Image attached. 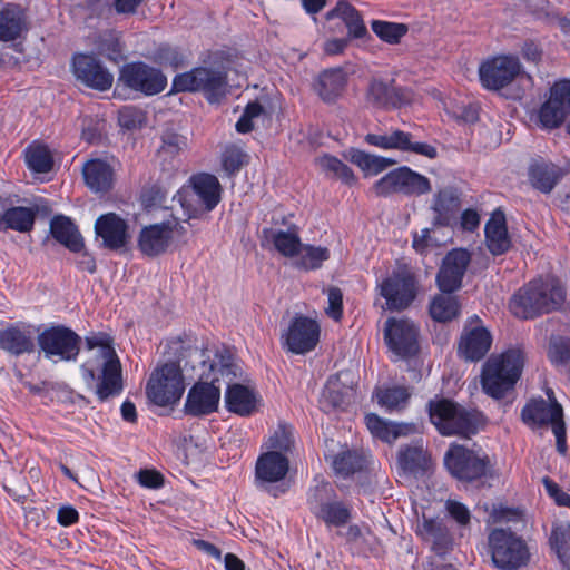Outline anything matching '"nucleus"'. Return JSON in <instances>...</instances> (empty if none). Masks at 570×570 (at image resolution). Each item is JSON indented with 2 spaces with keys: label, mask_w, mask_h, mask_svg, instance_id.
Masks as SVG:
<instances>
[{
  "label": "nucleus",
  "mask_w": 570,
  "mask_h": 570,
  "mask_svg": "<svg viewBox=\"0 0 570 570\" xmlns=\"http://www.w3.org/2000/svg\"><path fill=\"white\" fill-rule=\"evenodd\" d=\"M524 364L523 351L509 348L500 356L490 357L483 366L481 383L483 391L493 399H501L513 389Z\"/></svg>",
  "instance_id": "6"
},
{
  "label": "nucleus",
  "mask_w": 570,
  "mask_h": 570,
  "mask_svg": "<svg viewBox=\"0 0 570 570\" xmlns=\"http://www.w3.org/2000/svg\"><path fill=\"white\" fill-rule=\"evenodd\" d=\"M35 327L18 322L0 330V348L4 352L20 356L35 351Z\"/></svg>",
  "instance_id": "25"
},
{
  "label": "nucleus",
  "mask_w": 570,
  "mask_h": 570,
  "mask_svg": "<svg viewBox=\"0 0 570 570\" xmlns=\"http://www.w3.org/2000/svg\"><path fill=\"white\" fill-rule=\"evenodd\" d=\"M98 53L117 61L121 57V45L114 31H105L95 41Z\"/></svg>",
  "instance_id": "53"
},
{
  "label": "nucleus",
  "mask_w": 570,
  "mask_h": 570,
  "mask_svg": "<svg viewBox=\"0 0 570 570\" xmlns=\"http://www.w3.org/2000/svg\"><path fill=\"white\" fill-rule=\"evenodd\" d=\"M367 100L379 108H395L407 104L410 95L402 88L390 86L382 80H373L368 86Z\"/></svg>",
  "instance_id": "30"
},
{
  "label": "nucleus",
  "mask_w": 570,
  "mask_h": 570,
  "mask_svg": "<svg viewBox=\"0 0 570 570\" xmlns=\"http://www.w3.org/2000/svg\"><path fill=\"white\" fill-rule=\"evenodd\" d=\"M460 304L452 293H441L432 299L430 304V315L438 322H450L458 317Z\"/></svg>",
  "instance_id": "42"
},
{
  "label": "nucleus",
  "mask_w": 570,
  "mask_h": 570,
  "mask_svg": "<svg viewBox=\"0 0 570 570\" xmlns=\"http://www.w3.org/2000/svg\"><path fill=\"white\" fill-rule=\"evenodd\" d=\"M26 30L24 14L19 7L8 6L0 11V40H16Z\"/></svg>",
  "instance_id": "41"
},
{
  "label": "nucleus",
  "mask_w": 570,
  "mask_h": 570,
  "mask_svg": "<svg viewBox=\"0 0 570 570\" xmlns=\"http://www.w3.org/2000/svg\"><path fill=\"white\" fill-rule=\"evenodd\" d=\"M332 466L337 475L348 478L363 469L364 459L356 451L344 450L332 459Z\"/></svg>",
  "instance_id": "47"
},
{
  "label": "nucleus",
  "mask_w": 570,
  "mask_h": 570,
  "mask_svg": "<svg viewBox=\"0 0 570 570\" xmlns=\"http://www.w3.org/2000/svg\"><path fill=\"white\" fill-rule=\"evenodd\" d=\"M492 560L503 570H513L527 564L529 551L524 541L513 532L494 529L489 535Z\"/></svg>",
  "instance_id": "12"
},
{
  "label": "nucleus",
  "mask_w": 570,
  "mask_h": 570,
  "mask_svg": "<svg viewBox=\"0 0 570 570\" xmlns=\"http://www.w3.org/2000/svg\"><path fill=\"white\" fill-rule=\"evenodd\" d=\"M138 482L148 489H158L164 484L163 475L155 470H141L138 473Z\"/></svg>",
  "instance_id": "63"
},
{
  "label": "nucleus",
  "mask_w": 570,
  "mask_h": 570,
  "mask_svg": "<svg viewBox=\"0 0 570 570\" xmlns=\"http://www.w3.org/2000/svg\"><path fill=\"white\" fill-rule=\"evenodd\" d=\"M169 350L178 354L175 361H168L155 370L147 383L146 394L158 406L175 404L183 396L186 384L183 372L191 358L202 360L204 356L196 346H185L178 338L169 343Z\"/></svg>",
  "instance_id": "3"
},
{
  "label": "nucleus",
  "mask_w": 570,
  "mask_h": 570,
  "mask_svg": "<svg viewBox=\"0 0 570 570\" xmlns=\"http://www.w3.org/2000/svg\"><path fill=\"white\" fill-rule=\"evenodd\" d=\"M522 71L517 56L501 55L481 63L479 77L482 86L489 90H500L509 86Z\"/></svg>",
  "instance_id": "17"
},
{
  "label": "nucleus",
  "mask_w": 570,
  "mask_h": 570,
  "mask_svg": "<svg viewBox=\"0 0 570 570\" xmlns=\"http://www.w3.org/2000/svg\"><path fill=\"white\" fill-rule=\"evenodd\" d=\"M430 420L442 435L470 438L485 424L483 414L442 399L429 402Z\"/></svg>",
  "instance_id": "5"
},
{
  "label": "nucleus",
  "mask_w": 570,
  "mask_h": 570,
  "mask_svg": "<svg viewBox=\"0 0 570 570\" xmlns=\"http://www.w3.org/2000/svg\"><path fill=\"white\" fill-rule=\"evenodd\" d=\"M563 175L564 171L559 166L546 161H535L529 169L532 186L544 194L550 193Z\"/></svg>",
  "instance_id": "37"
},
{
  "label": "nucleus",
  "mask_w": 570,
  "mask_h": 570,
  "mask_svg": "<svg viewBox=\"0 0 570 570\" xmlns=\"http://www.w3.org/2000/svg\"><path fill=\"white\" fill-rule=\"evenodd\" d=\"M566 291L559 279L540 277L521 287L510 299L509 308L519 318H534L562 306Z\"/></svg>",
  "instance_id": "4"
},
{
  "label": "nucleus",
  "mask_w": 570,
  "mask_h": 570,
  "mask_svg": "<svg viewBox=\"0 0 570 570\" xmlns=\"http://www.w3.org/2000/svg\"><path fill=\"white\" fill-rule=\"evenodd\" d=\"M118 122L126 129L141 128L146 122V115L138 107L125 106L118 111Z\"/></svg>",
  "instance_id": "57"
},
{
  "label": "nucleus",
  "mask_w": 570,
  "mask_h": 570,
  "mask_svg": "<svg viewBox=\"0 0 570 570\" xmlns=\"http://www.w3.org/2000/svg\"><path fill=\"white\" fill-rule=\"evenodd\" d=\"M432 245H433V242H432L429 228L422 229L421 233L415 232L413 234L412 246L416 250V253L423 255L426 253L428 248L431 247Z\"/></svg>",
  "instance_id": "64"
},
{
  "label": "nucleus",
  "mask_w": 570,
  "mask_h": 570,
  "mask_svg": "<svg viewBox=\"0 0 570 570\" xmlns=\"http://www.w3.org/2000/svg\"><path fill=\"white\" fill-rule=\"evenodd\" d=\"M325 18L327 20H332L334 18L342 19L348 31V39H361L368 36V31L364 24L362 16L347 1H338L336 6L326 13Z\"/></svg>",
  "instance_id": "36"
},
{
  "label": "nucleus",
  "mask_w": 570,
  "mask_h": 570,
  "mask_svg": "<svg viewBox=\"0 0 570 570\" xmlns=\"http://www.w3.org/2000/svg\"><path fill=\"white\" fill-rule=\"evenodd\" d=\"M471 262L470 253L464 248H454L443 258L436 275L441 292L453 293L461 287L463 276Z\"/></svg>",
  "instance_id": "24"
},
{
  "label": "nucleus",
  "mask_w": 570,
  "mask_h": 570,
  "mask_svg": "<svg viewBox=\"0 0 570 570\" xmlns=\"http://www.w3.org/2000/svg\"><path fill=\"white\" fill-rule=\"evenodd\" d=\"M416 533L424 541L431 542L433 550L438 553L446 550L452 542L448 527L440 519L423 515L422 521L417 523Z\"/></svg>",
  "instance_id": "35"
},
{
  "label": "nucleus",
  "mask_w": 570,
  "mask_h": 570,
  "mask_svg": "<svg viewBox=\"0 0 570 570\" xmlns=\"http://www.w3.org/2000/svg\"><path fill=\"white\" fill-rule=\"evenodd\" d=\"M316 518L322 520L328 528H340L348 522L351 511L343 502L334 499Z\"/></svg>",
  "instance_id": "50"
},
{
  "label": "nucleus",
  "mask_w": 570,
  "mask_h": 570,
  "mask_svg": "<svg viewBox=\"0 0 570 570\" xmlns=\"http://www.w3.org/2000/svg\"><path fill=\"white\" fill-rule=\"evenodd\" d=\"M155 61L164 67L177 69L186 65L187 57L177 48L163 45L155 51Z\"/></svg>",
  "instance_id": "54"
},
{
  "label": "nucleus",
  "mask_w": 570,
  "mask_h": 570,
  "mask_svg": "<svg viewBox=\"0 0 570 570\" xmlns=\"http://www.w3.org/2000/svg\"><path fill=\"white\" fill-rule=\"evenodd\" d=\"M549 358L554 365H563L570 360V340L552 337L549 345Z\"/></svg>",
  "instance_id": "59"
},
{
  "label": "nucleus",
  "mask_w": 570,
  "mask_h": 570,
  "mask_svg": "<svg viewBox=\"0 0 570 570\" xmlns=\"http://www.w3.org/2000/svg\"><path fill=\"white\" fill-rule=\"evenodd\" d=\"M492 336L484 327H475L465 331L459 343V353L466 361H480L489 352Z\"/></svg>",
  "instance_id": "28"
},
{
  "label": "nucleus",
  "mask_w": 570,
  "mask_h": 570,
  "mask_svg": "<svg viewBox=\"0 0 570 570\" xmlns=\"http://www.w3.org/2000/svg\"><path fill=\"white\" fill-rule=\"evenodd\" d=\"M166 86L167 77L163 71L142 61L124 65L117 81V90H129L147 97L160 94Z\"/></svg>",
  "instance_id": "10"
},
{
  "label": "nucleus",
  "mask_w": 570,
  "mask_h": 570,
  "mask_svg": "<svg viewBox=\"0 0 570 570\" xmlns=\"http://www.w3.org/2000/svg\"><path fill=\"white\" fill-rule=\"evenodd\" d=\"M550 544L563 567L570 570V524L560 523L553 525Z\"/></svg>",
  "instance_id": "45"
},
{
  "label": "nucleus",
  "mask_w": 570,
  "mask_h": 570,
  "mask_svg": "<svg viewBox=\"0 0 570 570\" xmlns=\"http://www.w3.org/2000/svg\"><path fill=\"white\" fill-rule=\"evenodd\" d=\"M444 464L451 475L471 482L485 475L490 460L483 452L453 443L444 454Z\"/></svg>",
  "instance_id": "11"
},
{
  "label": "nucleus",
  "mask_w": 570,
  "mask_h": 570,
  "mask_svg": "<svg viewBox=\"0 0 570 570\" xmlns=\"http://www.w3.org/2000/svg\"><path fill=\"white\" fill-rule=\"evenodd\" d=\"M268 442V448L271 451H276L282 454L283 452L286 453L291 451L294 444L293 429L291 426L281 424L274 434L269 438Z\"/></svg>",
  "instance_id": "56"
},
{
  "label": "nucleus",
  "mask_w": 570,
  "mask_h": 570,
  "mask_svg": "<svg viewBox=\"0 0 570 570\" xmlns=\"http://www.w3.org/2000/svg\"><path fill=\"white\" fill-rule=\"evenodd\" d=\"M346 82L347 76L343 68H331L318 75L314 89L322 100L332 102L342 95Z\"/></svg>",
  "instance_id": "32"
},
{
  "label": "nucleus",
  "mask_w": 570,
  "mask_h": 570,
  "mask_svg": "<svg viewBox=\"0 0 570 570\" xmlns=\"http://www.w3.org/2000/svg\"><path fill=\"white\" fill-rule=\"evenodd\" d=\"M36 212L30 207L16 206L3 209L0 213V232L9 229L27 233L33 227Z\"/></svg>",
  "instance_id": "39"
},
{
  "label": "nucleus",
  "mask_w": 570,
  "mask_h": 570,
  "mask_svg": "<svg viewBox=\"0 0 570 570\" xmlns=\"http://www.w3.org/2000/svg\"><path fill=\"white\" fill-rule=\"evenodd\" d=\"M317 164L324 171L334 175L346 185H353L356 181L353 170L334 156L324 155L317 158Z\"/></svg>",
  "instance_id": "52"
},
{
  "label": "nucleus",
  "mask_w": 570,
  "mask_h": 570,
  "mask_svg": "<svg viewBox=\"0 0 570 570\" xmlns=\"http://www.w3.org/2000/svg\"><path fill=\"white\" fill-rule=\"evenodd\" d=\"M548 400L539 399L529 402L522 410L521 416L531 426L551 425L556 436L557 451L566 455L568 451L566 424L562 406L557 402L551 389L547 390Z\"/></svg>",
  "instance_id": "9"
},
{
  "label": "nucleus",
  "mask_w": 570,
  "mask_h": 570,
  "mask_svg": "<svg viewBox=\"0 0 570 570\" xmlns=\"http://www.w3.org/2000/svg\"><path fill=\"white\" fill-rule=\"evenodd\" d=\"M82 175L89 189L106 193L114 185V169L102 159H90L83 164Z\"/></svg>",
  "instance_id": "31"
},
{
  "label": "nucleus",
  "mask_w": 570,
  "mask_h": 570,
  "mask_svg": "<svg viewBox=\"0 0 570 570\" xmlns=\"http://www.w3.org/2000/svg\"><path fill=\"white\" fill-rule=\"evenodd\" d=\"M226 385L225 403L229 412L242 416L249 415L256 406V395L248 386L234 383H224Z\"/></svg>",
  "instance_id": "33"
},
{
  "label": "nucleus",
  "mask_w": 570,
  "mask_h": 570,
  "mask_svg": "<svg viewBox=\"0 0 570 570\" xmlns=\"http://www.w3.org/2000/svg\"><path fill=\"white\" fill-rule=\"evenodd\" d=\"M365 425L370 433L384 442H394L400 436H406L416 431L414 424L393 423L380 417L375 413H368L364 417Z\"/></svg>",
  "instance_id": "29"
},
{
  "label": "nucleus",
  "mask_w": 570,
  "mask_h": 570,
  "mask_svg": "<svg viewBox=\"0 0 570 570\" xmlns=\"http://www.w3.org/2000/svg\"><path fill=\"white\" fill-rule=\"evenodd\" d=\"M264 242L272 244L274 248L285 257H296L302 248V242L296 228L287 230L264 229Z\"/></svg>",
  "instance_id": "38"
},
{
  "label": "nucleus",
  "mask_w": 570,
  "mask_h": 570,
  "mask_svg": "<svg viewBox=\"0 0 570 570\" xmlns=\"http://www.w3.org/2000/svg\"><path fill=\"white\" fill-rule=\"evenodd\" d=\"M246 155L242 149L232 146L227 147L222 155V167L228 176L238 173L244 165Z\"/></svg>",
  "instance_id": "58"
},
{
  "label": "nucleus",
  "mask_w": 570,
  "mask_h": 570,
  "mask_svg": "<svg viewBox=\"0 0 570 570\" xmlns=\"http://www.w3.org/2000/svg\"><path fill=\"white\" fill-rule=\"evenodd\" d=\"M220 198L222 186L218 178L207 173L193 175L189 178V185L183 187L174 196L189 219L212 212Z\"/></svg>",
  "instance_id": "8"
},
{
  "label": "nucleus",
  "mask_w": 570,
  "mask_h": 570,
  "mask_svg": "<svg viewBox=\"0 0 570 570\" xmlns=\"http://www.w3.org/2000/svg\"><path fill=\"white\" fill-rule=\"evenodd\" d=\"M424 454L422 449L415 446H407L400 450L397 462L404 472L414 473L422 468Z\"/></svg>",
  "instance_id": "55"
},
{
  "label": "nucleus",
  "mask_w": 570,
  "mask_h": 570,
  "mask_svg": "<svg viewBox=\"0 0 570 570\" xmlns=\"http://www.w3.org/2000/svg\"><path fill=\"white\" fill-rule=\"evenodd\" d=\"M171 91L202 92L209 104H218L228 94L227 71L222 67H195L174 77Z\"/></svg>",
  "instance_id": "7"
},
{
  "label": "nucleus",
  "mask_w": 570,
  "mask_h": 570,
  "mask_svg": "<svg viewBox=\"0 0 570 570\" xmlns=\"http://www.w3.org/2000/svg\"><path fill=\"white\" fill-rule=\"evenodd\" d=\"M186 235L185 228L176 219L145 226L138 236L139 250L148 256L156 257L166 253L171 245Z\"/></svg>",
  "instance_id": "16"
},
{
  "label": "nucleus",
  "mask_w": 570,
  "mask_h": 570,
  "mask_svg": "<svg viewBox=\"0 0 570 570\" xmlns=\"http://www.w3.org/2000/svg\"><path fill=\"white\" fill-rule=\"evenodd\" d=\"M24 154L26 163L30 170L38 174H46L52 169V156L46 146L30 145Z\"/></svg>",
  "instance_id": "48"
},
{
  "label": "nucleus",
  "mask_w": 570,
  "mask_h": 570,
  "mask_svg": "<svg viewBox=\"0 0 570 570\" xmlns=\"http://www.w3.org/2000/svg\"><path fill=\"white\" fill-rule=\"evenodd\" d=\"M485 243L493 255H502L511 246L508 235L505 217L501 212H495L484 227Z\"/></svg>",
  "instance_id": "34"
},
{
  "label": "nucleus",
  "mask_w": 570,
  "mask_h": 570,
  "mask_svg": "<svg viewBox=\"0 0 570 570\" xmlns=\"http://www.w3.org/2000/svg\"><path fill=\"white\" fill-rule=\"evenodd\" d=\"M460 193L453 186L444 187L434 194L431 209L433 212L432 225L435 227L451 226L456 219L460 208Z\"/></svg>",
  "instance_id": "26"
},
{
  "label": "nucleus",
  "mask_w": 570,
  "mask_h": 570,
  "mask_svg": "<svg viewBox=\"0 0 570 570\" xmlns=\"http://www.w3.org/2000/svg\"><path fill=\"white\" fill-rule=\"evenodd\" d=\"M380 291L389 309H404L416 296L415 278L409 271L394 272L382 282Z\"/></svg>",
  "instance_id": "20"
},
{
  "label": "nucleus",
  "mask_w": 570,
  "mask_h": 570,
  "mask_svg": "<svg viewBox=\"0 0 570 570\" xmlns=\"http://www.w3.org/2000/svg\"><path fill=\"white\" fill-rule=\"evenodd\" d=\"M351 161L368 176L379 175L396 163L392 158L367 154L357 149L351 151Z\"/></svg>",
  "instance_id": "43"
},
{
  "label": "nucleus",
  "mask_w": 570,
  "mask_h": 570,
  "mask_svg": "<svg viewBox=\"0 0 570 570\" xmlns=\"http://www.w3.org/2000/svg\"><path fill=\"white\" fill-rule=\"evenodd\" d=\"M72 72L82 85L98 91L110 89L114 82L112 73L92 55L76 53Z\"/></svg>",
  "instance_id": "23"
},
{
  "label": "nucleus",
  "mask_w": 570,
  "mask_h": 570,
  "mask_svg": "<svg viewBox=\"0 0 570 570\" xmlns=\"http://www.w3.org/2000/svg\"><path fill=\"white\" fill-rule=\"evenodd\" d=\"M365 142L381 149H396L404 153H414L430 159L438 156L436 148L426 142L413 141L410 132L400 129L384 134H367Z\"/></svg>",
  "instance_id": "22"
},
{
  "label": "nucleus",
  "mask_w": 570,
  "mask_h": 570,
  "mask_svg": "<svg viewBox=\"0 0 570 570\" xmlns=\"http://www.w3.org/2000/svg\"><path fill=\"white\" fill-rule=\"evenodd\" d=\"M199 382L188 392L185 412L194 416L215 412L220 400V384L235 381L240 371L233 354L226 348L217 350L212 360H200Z\"/></svg>",
  "instance_id": "1"
},
{
  "label": "nucleus",
  "mask_w": 570,
  "mask_h": 570,
  "mask_svg": "<svg viewBox=\"0 0 570 570\" xmlns=\"http://www.w3.org/2000/svg\"><path fill=\"white\" fill-rule=\"evenodd\" d=\"M80 336L71 328L55 325L38 334L37 342L46 358L53 362L75 361L80 351Z\"/></svg>",
  "instance_id": "14"
},
{
  "label": "nucleus",
  "mask_w": 570,
  "mask_h": 570,
  "mask_svg": "<svg viewBox=\"0 0 570 570\" xmlns=\"http://www.w3.org/2000/svg\"><path fill=\"white\" fill-rule=\"evenodd\" d=\"M95 230L108 249L122 248L129 239L127 223L115 213L101 215L96 220Z\"/></svg>",
  "instance_id": "27"
},
{
  "label": "nucleus",
  "mask_w": 570,
  "mask_h": 570,
  "mask_svg": "<svg viewBox=\"0 0 570 570\" xmlns=\"http://www.w3.org/2000/svg\"><path fill=\"white\" fill-rule=\"evenodd\" d=\"M50 232L53 238L71 252L78 253L83 248V239L76 225L65 216L51 219Z\"/></svg>",
  "instance_id": "40"
},
{
  "label": "nucleus",
  "mask_w": 570,
  "mask_h": 570,
  "mask_svg": "<svg viewBox=\"0 0 570 570\" xmlns=\"http://www.w3.org/2000/svg\"><path fill=\"white\" fill-rule=\"evenodd\" d=\"M335 498L336 494L331 483L322 481L309 490L307 504L312 513L317 517Z\"/></svg>",
  "instance_id": "49"
},
{
  "label": "nucleus",
  "mask_w": 570,
  "mask_h": 570,
  "mask_svg": "<svg viewBox=\"0 0 570 570\" xmlns=\"http://www.w3.org/2000/svg\"><path fill=\"white\" fill-rule=\"evenodd\" d=\"M86 345L89 350L97 348V352L81 365L85 383L100 402L118 396L124 390V383L121 364L111 338L104 333H94L86 337Z\"/></svg>",
  "instance_id": "2"
},
{
  "label": "nucleus",
  "mask_w": 570,
  "mask_h": 570,
  "mask_svg": "<svg viewBox=\"0 0 570 570\" xmlns=\"http://www.w3.org/2000/svg\"><path fill=\"white\" fill-rule=\"evenodd\" d=\"M373 189L377 196L392 194L422 196L431 191V183L424 175L412 170L407 166H401L379 179Z\"/></svg>",
  "instance_id": "13"
},
{
  "label": "nucleus",
  "mask_w": 570,
  "mask_h": 570,
  "mask_svg": "<svg viewBox=\"0 0 570 570\" xmlns=\"http://www.w3.org/2000/svg\"><path fill=\"white\" fill-rule=\"evenodd\" d=\"M371 28L382 41L390 45L399 43L407 32L406 24L384 20H372Z\"/></svg>",
  "instance_id": "51"
},
{
  "label": "nucleus",
  "mask_w": 570,
  "mask_h": 570,
  "mask_svg": "<svg viewBox=\"0 0 570 570\" xmlns=\"http://www.w3.org/2000/svg\"><path fill=\"white\" fill-rule=\"evenodd\" d=\"M330 258L327 247L304 245L296 255L295 266L305 271L318 269Z\"/></svg>",
  "instance_id": "46"
},
{
  "label": "nucleus",
  "mask_w": 570,
  "mask_h": 570,
  "mask_svg": "<svg viewBox=\"0 0 570 570\" xmlns=\"http://www.w3.org/2000/svg\"><path fill=\"white\" fill-rule=\"evenodd\" d=\"M327 307L325 309L328 317L340 321L343 315V294L338 287L332 286L327 289Z\"/></svg>",
  "instance_id": "61"
},
{
  "label": "nucleus",
  "mask_w": 570,
  "mask_h": 570,
  "mask_svg": "<svg viewBox=\"0 0 570 570\" xmlns=\"http://www.w3.org/2000/svg\"><path fill=\"white\" fill-rule=\"evenodd\" d=\"M570 114V80L561 79L550 88L548 99L539 110V121L543 128H558Z\"/></svg>",
  "instance_id": "19"
},
{
  "label": "nucleus",
  "mask_w": 570,
  "mask_h": 570,
  "mask_svg": "<svg viewBox=\"0 0 570 570\" xmlns=\"http://www.w3.org/2000/svg\"><path fill=\"white\" fill-rule=\"evenodd\" d=\"M377 403L387 412L399 411L406 406L411 393L405 386H389L376 391Z\"/></svg>",
  "instance_id": "44"
},
{
  "label": "nucleus",
  "mask_w": 570,
  "mask_h": 570,
  "mask_svg": "<svg viewBox=\"0 0 570 570\" xmlns=\"http://www.w3.org/2000/svg\"><path fill=\"white\" fill-rule=\"evenodd\" d=\"M184 147H186V139L184 137L168 132L163 137V145L158 150V157L163 160L174 158Z\"/></svg>",
  "instance_id": "60"
},
{
  "label": "nucleus",
  "mask_w": 570,
  "mask_h": 570,
  "mask_svg": "<svg viewBox=\"0 0 570 570\" xmlns=\"http://www.w3.org/2000/svg\"><path fill=\"white\" fill-rule=\"evenodd\" d=\"M289 469L288 459L276 451H268L258 456L255 465V485L274 498L286 492L283 483Z\"/></svg>",
  "instance_id": "15"
},
{
  "label": "nucleus",
  "mask_w": 570,
  "mask_h": 570,
  "mask_svg": "<svg viewBox=\"0 0 570 570\" xmlns=\"http://www.w3.org/2000/svg\"><path fill=\"white\" fill-rule=\"evenodd\" d=\"M320 324L307 316L297 315L283 335L285 345L294 354H306L313 351L320 341Z\"/></svg>",
  "instance_id": "21"
},
{
  "label": "nucleus",
  "mask_w": 570,
  "mask_h": 570,
  "mask_svg": "<svg viewBox=\"0 0 570 570\" xmlns=\"http://www.w3.org/2000/svg\"><path fill=\"white\" fill-rule=\"evenodd\" d=\"M445 509L449 515L461 527L470 523L471 513L466 505L455 500H448Z\"/></svg>",
  "instance_id": "62"
},
{
  "label": "nucleus",
  "mask_w": 570,
  "mask_h": 570,
  "mask_svg": "<svg viewBox=\"0 0 570 570\" xmlns=\"http://www.w3.org/2000/svg\"><path fill=\"white\" fill-rule=\"evenodd\" d=\"M419 328L409 318L390 317L384 326V340L399 357H409L419 350Z\"/></svg>",
  "instance_id": "18"
}]
</instances>
